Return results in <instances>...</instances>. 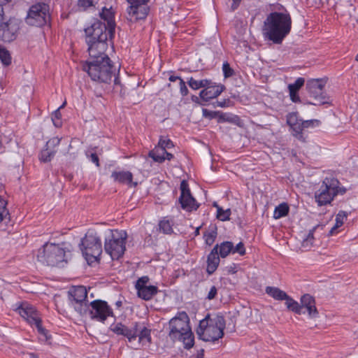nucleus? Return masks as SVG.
Instances as JSON below:
<instances>
[{
	"label": "nucleus",
	"mask_w": 358,
	"mask_h": 358,
	"mask_svg": "<svg viewBox=\"0 0 358 358\" xmlns=\"http://www.w3.org/2000/svg\"><path fill=\"white\" fill-rule=\"evenodd\" d=\"M237 266L235 264H233L232 265L227 266V269L229 273H236L237 272Z\"/></svg>",
	"instance_id": "57"
},
{
	"label": "nucleus",
	"mask_w": 358,
	"mask_h": 358,
	"mask_svg": "<svg viewBox=\"0 0 358 358\" xmlns=\"http://www.w3.org/2000/svg\"><path fill=\"white\" fill-rule=\"evenodd\" d=\"M315 303V298L308 294H306L301 297L302 310L306 308L309 317L311 318H315L319 315Z\"/></svg>",
	"instance_id": "22"
},
{
	"label": "nucleus",
	"mask_w": 358,
	"mask_h": 358,
	"mask_svg": "<svg viewBox=\"0 0 358 358\" xmlns=\"http://www.w3.org/2000/svg\"><path fill=\"white\" fill-rule=\"evenodd\" d=\"M138 322H134L130 327H127L122 323H117L111 326L110 329L117 335L124 336L128 339L129 343L135 341L137 338L138 332Z\"/></svg>",
	"instance_id": "20"
},
{
	"label": "nucleus",
	"mask_w": 358,
	"mask_h": 358,
	"mask_svg": "<svg viewBox=\"0 0 358 358\" xmlns=\"http://www.w3.org/2000/svg\"><path fill=\"white\" fill-rule=\"evenodd\" d=\"M340 182L335 178H325L320 188L315 192V199L319 206H326L338 194H344L347 189L340 187Z\"/></svg>",
	"instance_id": "6"
},
{
	"label": "nucleus",
	"mask_w": 358,
	"mask_h": 358,
	"mask_svg": "<svg viewBox=\"0 0 358 358\" xmlns=\"http://www.w3.org/2000/svg\"><path fill=\"white\" fill-rule=\"evenodd\" d=\"M100 17L103 20L106 26L110 29V32L115 31V22L114 20V13L111 9L103 8L99 13Z\"/></svg>",
	"instance_id": "26"
},
{
	"label": "nucleus",
	"mask_w": 358,
	"mask_h": 358,
	"mask_svg": "<svg viewBox=\"0 0 358 358\" xmlns=\"http://www.w3.org/2000/svg\"><path fill=\"white\" fill-rule=\"evenodd\" d=\"M180 196L178 201L181 208L188 212L196 210L199 207V203L196 201L192 195L189 185L186 180L180 182Z\"/></svg>",
	"instance_id": "17"
},
{
	"label": "nucleus",
	"mask_w": 358,
	"mask_h": 358,
	"mask_svg": "<svg viewBox=\"0 0 358 358\" xmlns=\"http://www.w3.org/2000/svg\"><path fill=\"white\" fill-rule=\"evenodd\" d=\"M266 293L273 297L275 300L282 301L286 297L287 293L278 287H266Z\"/></svg>",
	"instance_id": "29"
},
{
	"label": "nucleus",
	"mask_w": 358,
	"mask_h": 358,
	"mask_svg": "<svg viewBox=\"0 0 358 358\" xmlns=\"http://www.w3.org/2000/svg\"><path fill=\"white\" fill-rule=\"evenodd\" d=\"M217 237V231L216 230H213L211 231L206 232L203 234V238L205 239V243L208 245H211L215 241Z\"/></svg>",
	"instance_id": "40"
},
{
	"label": "nucleus",
	"mask_w": 358,
	"mask_h": 358,
	"mask_svg": "<svg viewBox=\"0 0 358 358\" xmlns=\"http://www.w3.org/2000/svg\"><path fill=\"white\" fill-rule=\"evenodd\" d=\"M169 336L171 340L182 341L186 349L194 345V337L189 327V319L185 312H180L169 321Z\"/></svg>",
	"instance_id": "3"
},
{
	"label": "nucleus",
	"mask_w": 358,
	"mask_h": 358,
	"mask_svg": "<svg viewBox=\"0 0 358 358\" xmlns=\"http://www.w3.org/2000/svg\"><path fill=\"white\" fill-rule=\"evenodd\" d=\"M180 79H182L180 76H171L169 78V80L171 81V82H175L176 80H179V82L180 81Z\"/></svg>",
	"instance_id": "61"
},
{
	"label": "nucleus",
	"mask_w": 358,
	"mask_h": 358,
	"mask_svg": "<svg viewBox=\"0 0 358 358\" xmlns=\"http://www.w3.org/2000/svg\"><path fill=\"white\" fill-rule=\"evenodd\" d=\"M202 113H203V116L206 117V118H208V119H213V118H215V117H217L218 118V116H219V114H220V112L219 111H211V110H208V109L206 108H203L202 109Z\"/></svg>",
	"instance_id": "48"
},
{
	"label": "nucleus",
	"mask_w": 358,
	"mask_h": 358,
	"mask_svg": "<svg viewBox=\"0 0 358 358\" xmlns=\"http://www.w3.org/2000/svg\"><path fill=\"white\" fill-rule=\"evenodd\" d=\"M284 300L285 301V304L287 308L291 306L292 303L294 301V300L287 294H286V297L284 298Z\"/></svg>",
	"instance_id": "56"
},
{
	"label": "nucleus",
	"mask_w": 358,
	"mask_h": 358,
	"mask_svg": "<svg viewBox=\"0 0 358 358\" xmlns=\"http://www.w3.org/2000/svg\"><path fill=\"white\" fill-rule=\"evenodd\" d=\"M319 227H320V225H317L316 227H315L313 229H311V230L309 231V233H308V236H307V237H306V238H308V239H310V241H313V239H314V237H313V232L315 231V230L316 229H317V228H319ZM321 227H322L321 226Z\"/></svg>",
	"instance_id": "58"
},
{
	"label": "nucleus",
	"mask_w": 358,
	"mask_h": 358,
	"mask_svg": "<svg viewBox=\"0 0 358 358\" xmlns=\"http://www.w3.org/2000/svg\"><path fill=\"white\" fill-rule=\"evenodd\" d=\"M203 357H204V350L201 349L198 352L196 357L195 358H203Z\"/></svg>",
	"instance_id": "63"
},
{
	"label": "nucleus",
	"mask_w": 358,
	"mask_h": 358,
	"mask_svg": "<svg viewBox=\"0 0 358 358\" xmlns=\"http://www.w3.org/2000/svg\"><path fill=\"white\" fill-rule=\"evenodd\" d=\"M158 292V288L154 285H148L137 290L138 296L145 301L150 300Z\"/></svg>",
	"instance_id": "27"
},
{
	"label": "nucleus",
	"mask_w": 358,
	"mask_h": 358,
	"mask_svg": "<svg viewBox=\"0 0 358 358\" xmlns=\"http://www.w3.org/2000/svg\"><path fill=\"white\" fill-rule=\"evenodd\" d=\"M71 257V250L66 243H46L38 251L37 259L43 264L50 266L63 267Z\"/></svg>",
	"instance_id": "2"
},
{
	"label": "nucleus",
	"mask_w": 358,
	"mask_h": 358,
	"mask_svg": "<svg viewBox=\"0 0 358 358\" xmlns=\"http://www.w3.org/2000/svg\"><path fill=\"white\" fill-rule=\"evenodd\" d=\"M289 207L287 203H282L275 207L273 212V217L280 219L289 213Z\"/></svg>",
	"instance_id": "32"
},
{
	"label": "nucleus",
	"mask_w": 358,
	"mask_h": 358,
	"mask_svg": "<svg viewBox=\"0 0 358 358\" xmlns=\"http://www.w3.org/2000/svg\"><path fill=\"white\" fill-rule=\"evenodd\" d=\"M85 42H107L108 38L111 39L115 34V31L110 32V29L105 22L96 20L94 22L85 29Z\"/></svg>",
	"instance_id": "11"
},
{
	"label": "nucleus",
	"mask_w": 358,
	"mask_h": 358,
	"mask_svg": "<svg viewBox=\"0 0 358 358\" xmlns=\"http://www.w3.org/2000/svg\"><path fill=\"white\" fill-rule=\"evenodd\" d=\"M80 249L88 264L99 260L102 253V243L101 236L94 229L87 231L81 239Z\"/></svg>",
	"instance_id": "5"
},
{
	"label": "nucleus",
	"mask_w": 358,
	"mask_h": 358,
	"mask_svg": "<svg viewBox=\"0 0 358 358\" xmlns=\"http://www.w3.org/2000/svg\"><path fill=\"white\" fill-rule=\"evenodd\" d=\"M50 5L39 1L29 7L25 17V22L30 26L42 27L50 23Z\"/></svg>",
	"instance_id": "9"
},
{
	"label": "nucleus",
	"mask_w": 358,
	"mask_h": 358,
	"mask_svg": "<svg viewBox=\"0 0 358 358\" xmlns=\"http://www.w3.org/2000/svg\"><path fill=\"white\" fill-rule=\"evenodd\" d=\"M232 1H233V3H232L231 8L232 11H234L236 9H237L238 6L240 5L241 0H232Z\"/></svg>",
	"instance_id": "59"
},
{
	"label": "nucleus",
	"mask_w": 358,
	"mask_h": 358,
	"mask_svg": "<svg viewBox=\"0 0 358 358\" xmlns=\"http://www.w3.org/2000/svg\"><path fill=\"white\" fill-rule=\"evenodd\" d=\"M87 44V52L89 53V59L87 62L102 61L110 59L106 53L108 49L107 42H91Z\"/></svg>",
	"instance_id": "18"
},
{
	"label": "nucleus",
	"mask_w": 358,
	"mask_h": 358,
	"mask_svg": "<svg viewBox=\"0 0 358 358\" xmlns=\"http://www.w3.org/2000/svg\"><path fill=\"white\" fill-rule=\"evenodd\" d=\"M90 304L91 309L87 308V313L92 320L104 322L109 316L113 315V310L104 301L95 300L90 302Z\"/></svg>",
	"instance_id": "16"
},
{
	"label": "nucleus",
	"mask_w": 358,
	"mask_h": 358,
	"mask_svg": "<svg viewBox=\"0 0 358 358\" xmlns=\"http://www.w3.org/2000/svg\"><path fill=\"white\" fill-rule=\"evenodd\" d=\"M232 253H238L241 256L244 255L245 254V248L244 244L242 242H240L235 247L234 246Z\"/></svg>",
	"instance_id": "49"
},
{
	"label": "nucleus",
	"mask_w": 358,
	"mask_h": 358,
	"mask_svg": "<svg viewBox=\"0 0 358 358\" xmlns=\"http://www.w3.org/2000/svg\"><path fill=\"white\" fill-rule=\"evenodd\" d=\"M225 325L224 317L217 315L214 320V323L210 324L203 329H197L196 333L200 339L206 342H215L223 337Z\"/></svg>",
	"instance_id": "12"
},
{
	"label": "nucleus",
	"mask_w": 358,
	"mask_h": 358,
	"mask_svg": "<svg viewBox=\"0 0 358 358\" xmlns=\"http://www.w3.org/2000/svg\"><path fill=\"white\" fill-rule=\"evenodd\" d=\"M292 28L291 16L287 13H271L264 22L263 34L275 44H280L289 34Z\"/></svg>",
	"instance_id": "1"
},
{
	"label": "nucleus",
	"mask_w": 358,
	"mask_h": 358,
	"mask_svg": "<svg viewBox=\"0 0 358 358\" xmlns=\"http://www.w3.org/2000/svg\"><path fill=\"white\" fill-rule=\"evenodd\" d=\"M207 318L208 317H206L204 320L200 321L198 329H203L204 328H206V327L209 326L210 324H208Z\"/></svg>",
	"instance_id": "55"
},
{
	"label": "nucleus",
	"mask_w": 358,
	"mask_h": 358,
	"mask_svg": "<svg viewBox=\"0 0 358 358\" xmlns=\"http://www.w3.org/2000/svg\"><path fill=\"white\" fill-rule=\"evenodd\" d=\"M217 294V289L215 286H212L210 289V291L208 293V295L206 296V299L208 300H212L215 298L216 295Z\"/></svg>",
	"instance_id": "51"
},
{
	"label": "nucleus",
	"mask_w": 358,
	"mask_h": 358,
	"mask_svg": "<svg viewBox=\"0 0 358 358\" xmlns=\"http://www.w3.org/2000/svg\"><path fill=\"white\" fill-rule=\"evenodd\" d=\"M165 152L166 150L158 145L152 150L149 152L148 156L155 162L162 163L165 161Z\"/></svg>",
	"instance_id": "28"
},
{
	"label": "nucleus",
	"mask_w": 358,
	"mask_h": 358,
	"mask_svg": "<svg viewBox=\"0 0 358 358\" xmlns=\"http://www.w3.org/2000/svg\"><path fill=\"white\" fill-rule=\"evenodd\" d=\"M234 249V244L231 241H224L220 245H218V255L224 258L227 257Z\"/></svg>",
	"instance_id": "30"
},
{
	"label": "nucleus",
	"mask_w": 358,
	"mask_h": 358,
	"mask_svg": "<svg viewBox=\"0 0 358 358\" xmlns=\"http://www.w3.org/2000/svg\"><path fill=\"white\" fill-rule=\"evenodd\" d=\"M192 100L195 103H199V99L196 96H192Z\"/></svg>",
	"instance_id": "64"
},
{
	"label": "nucleus",
	"mask_w": 358,
	"mask_h": 358,
	"mask_svg": "<svg viewBox=\"0 0 358 358\" xmlns=\"http://www.w3.org/2000/svg\"><path fill=\"white\" fill-rule=\"evenodd\" d=\"M287 124L290 127L292 136L305 143L308 129L319 126L320 121L318 120H303L298 117L296 113H290L287 115Z\"/></svg>",
	"instance_id": "8"
},
{
	"label": "nucleus",
	"mask_w": 358,
	"mask_h": 358,
	"mask_svg": "<svg viewBox=\"0 0 358 358\" xmlns=\"http://www.w3.org/2000/svg\"><path fill=\"white\" fill-rule=\"evenodd\" d=\"M225 89L223 85H216L211 80V85H208L205 89L202 90L199 96L200 98L204 101H208L209 100L216 98Z\"/></svg>",
	"instance_id": "21"
},
{
	"label": "nucleus",
	"mask_w": 358,
	"mask_h": 358,
	"mask_svg": "<svg viewBox=\"0 0 358 358\" xmlns=\"http://www.w3.org/2000/svg\"><path fill=\"white\" fill-rule=\"evenodd\" d=\"M69 299L76 311L80 315L87 313V292L84 286L72 287L68 292Z\"/></svg>",
	"instance_id": "14"
},
{
	"label": "nucleus",
	"mask_w": 358,
	"mask_h": 358,
	"mask_svg": "<svg viewBox=\"0 0 358 358\" xmlns=\"http://www.w3.org/2000/svg\"><path fill=\"white\" fill-rule=\"evenodd\" d=\"M129 3L127 8V19L131 22L144 20L150 10L148 3L150 0H127Z\"/></svg>",
	"instance_id": "15"
},
{
	"label": "nucleus",
	"mask_w": 358,
	"mask_h": 358,
	"mask_svg": "<svg viewBox=\"0 0 358 358\" xmlns=\"http://www.w3.org/2000/svg\"><path fill=\"white\" fill-rule=\"evenodd\" d=\"M213 206L217 208V218L221 221H227L230 220L231 210H223L216 203Z\"/></svg>",
	"instance_id": "35"
},
{
	"label": "nucleus",
	"mask_w": 358,
	"mask_h": 358,
	"mask_svg": "<svg viewBox=\"0 0 358 358\" xmlns=\"http://www.w3.org/2000/svg\"><path fill=\"white\" fill-rule=\"evenodd\" d=\"M159 230L164 234H171L173 233V228L169 220H162L159 223Z\"/></svg>",
	"instance_id": "38"
},
{
	"label": "nucleus",
	"mask_w": 358,
	"mask_h": 358,
	"mask_svg": "<svg viewBox=\"0 0 358 358\" xmlns=\"http://www.w3.org/2000/svg\"><path fill=\"white\" fill-rule=\"evenodd\" d=\"M111 178L115 182L120 184L133 185L134 187H136L138 185L136 182H133V174L129 171H113Z\"/></svg>",
	"instance_id": "24"
},
{
	"label": "nucleus",
	"mask_w": 358,
	"mask_h": 358,
	"mask_svg": "<svg viewBox=\"0 0 358 358\" xmlns=\"http://www.w3.org/2000/svg\"><path fill=\"white\" fill-rule=\"evenodd\" d=\"M0 60L4 66L11 64V56L8 50L0 45Z\"/></svg>",
	"instance_id": "37"
},
{
	"label": "nucleus",
	"mask_w": 358,
	"mask_h": 358,
	"mask_svg": "<svg viewBox=\"0 0 358 358\" xmlns=\"http://www.w3.org/2000/svg\"><path fill=\"white\" fill-rule=\"evenodd\" d=\"M149 278L148 276H143L138 278L136 282L135 288L136 290L141 289V287H144L145 286H148V283L149 282Z\"/></svg>",
	"instance_id": "43"
},
{
	"label": "nucleus",
	"mask_w": 358,
	"mask_h": 358,
	"mask_svg": "<svg viewBox=\"0 0 358 358\" xmlns=\"http://www.w3.org/2000/svg\"><path fill=\"white\" fill-rule=\"evenodd\" d=\"M20 30V22L15 19L0 24V36L5 42H11L16 39Z\"/></svg>",
	"instance_id": "19"
},
{
	"label": "nucleus",
	"mask_w": 358,
	"mask_h": 358,
	"mask_svg": "<svg viewBox=\"0 0 358 358\" xmlns=\"http://www.w3.org/2000/svg\"><path fill=\"white\" fill-rule=\"evenodd\" d=\"M289 92L290 99L293 102L296 103V102L300 101V98L297 93L298 92H296V91L292 92V90H289Z\"/></svg>",
	"instance_id": "52"
},
{
	"label": "nucleus",
	"mask_w": 358,
	"mask_h": 358,
	"mask_svg": "<svg viewBox=\"0 0 358 358\" xmlns=\"http://www.w3.org/2000/svg\"><path fill=\"white\" fill-rule=\"evenodd\" d=\"M105 237L104 250L112 259H118L126 250L127 232L124 230L108 229Z\"/></svg>",
	"instance_id": "7"
},
{
	"label": "nucleus",
	"mask_w": 358,
	"mask_h": 358,
	"mask_svg": "<svg viewBox=\"0 0 358 358\" xmlns=\"http://www.w3.org/2000/svg\"><path fill=\"white\" fill-rule=\"evenodd\" d=\"M90 160L94 163L97 166H99V160L96 153H92L90 156Z\"/></svg>",
	"instance_id": "54"
},
{
	"label": "nucleus",
	"mask_w": 358,
	"mask_h": 358,
	"mask_svg": "<svg viewBox=\"0 0 358 358\" xmlns=\"http://www.w3.org/2000/svg\"><path fill=\"white\" fill-rule=\"evenodd\" d=\"M83 70L87 73L93 81L99 83H110L115 76L110 59L85 62L83 65Z\"/></svg>",
	"instance_id": "4"
},
{
	"label": "nucleus",
	"mask_w": 358,
	"mask_h": 358,
	"mask_svg": "<svg viewBox=\"0 0 358 358\" xmlns=\"http://www.w3.org/2000/svg\"><path fill=\"white\" fill-rule=\"evenodd\" d=\"M94 0H78V6L83 10H87L89 7L94 6Z\"/></svg>",
	"instance_id": "46"
},
{
	"label": "nucleus",
	"mask_w": 358,
	"mask_h": 358,
	"mask_svg": "<svg viewBox=\"0 0 358 358\" xmlns=\"http://www.w3.org/2000/svg\"><path fill=\"white\" fill-rule=\"evenodd\" d=\"M17 311L29 324L36 327L38 334L43 336L46 339L48 338V332L43 327L39 313L33 306L27 302L22 303L17 308Z\"/></svg>",
	"instance_id": "13"
},
{
	"label": "nucleus",
	"mask_w": 358,
	"mask_h": 358,
	"mask_svg": "<svg viewBox=\"0 0 358 358\" xmlns=\"http://www.w3.org/2000/svg\"><path fill=\"white\" fill-rule=\"evenodd\" d=\"M288 309L299 315L305 313L304 311H302V306H301V304H299L296 301H294L292 303V304L291 305V306L288 308Z\"/></svg>",
	"instance_id": "47"
},
{
	"label": "nucleus",
	"mask_w": 358,
	"mask_h": 358,
	"mask_svg": "<svg viewBox=\"0 0 358 358\" xmlns=\"http://www.w3.org/2000/svg\"><path fill=\"white\" fill-rule=\"evenodd\" d=\"M60 141L61 138L58 137H53L46 143L45 148L50 150L55 149V148L59 145Z\"/></svg>",
	"instance_id": "45"
},
{
	"label": "nucleus",
	"mask_w": 358,
	"mask_h": 358,
	"mask_svg": "<svg viewBox=\"0 0 358 358\" xmlns=\"http://www.w3.org/2000/svg\"><path fill=\"white\" fill-rule=\"evenodd\" d=\"M66 104V102H64L58 109H57L52 115V120L53 122L54 125L56 127H59L62 126V114L59 111L60 108H63L64 105Z\"/></svg>",
	"instance_id": "39"
},
{
	"label": "nucleus",
	"mask_w": 358,
	"mask_h": 358,
	"mask_svg": "<svg viewBox=\"0 0 358 358\" xmlns=\"http://www.w3.org/2000/svg\"><path fill=\"white\" fill-rule=\"evenodd\" d=\"M56 152V149L50 150L45 148L40 152L38 156L39 160L44 163L49 162L52 160Z\"/></svg>",
	"instance_id": "34"
},
{
	"label": "nucleus",
	"mask_w": 358,
	"mask_h": 358,
	"mask_svg": "<svg viewBox=\"0 0 358 358\" xmlns=\"http://www.w3.org/2000/svg\"><path fill=\"white\" fill-rule=\"evenodd\" d=\"M158 145L165 150L174 146L173 142L169 138L164 136H161Z\"/></svg>",
	"instance_id": "42"
},
{
	"label": "nucleus",
	"mask_w": 358,
	"mask_h": 358,
	"mask_svg": "<svg viewBox=\"0 0 358 358\" xmlns=\"http://www.w3.org/2000/svg\"><path fill=\"white\" fill-rule=\"evenodd\" d=\"M218 255V244H216L207 257V268L206 272L211 275L217 268L220 259Z\"/></svg>",
	"instance_id": "23"
},
{
	"label": "nucleus",
	"mask_w": 358,
	"mask_h": 358,
	"mask_svg": "<svg viewBox=\"0 0 358 358\" xmlns=\"http://www.w3.org/2000/svg\"><path fill=\"white\" fill-rule=\"evenodd\" d=\"M313 246V241H310V239L306 238L302 242V247L306 250H309Z\"/></svg>",
	"instance_id": "53"
},
{
	"label": "nucleus",
	"mask_w": 358,
	"mask_h": 358,
	"mask_svg": "<svg viewBox=\"0 0 358 358\" xmlns=\"http://www.w3.org/2000/svg\"><path fill=\"white\" fill-rule=\"evenodd\" d=\"M222 71L224 73V78H229L234 76V71L232 68H231L229 64L226 62L222 65Z\"/></svg>",
	"instance_id": "44"
},
{
	"label": "nucleus",
	"mask_w": 358,
	"mask_h": 358,
	"mask_svg": "<svg viewBox=\"0 0 358 358\" xmlns=\"http://www.w3.org/2000/svg\"><path fill=\"white\" fill-rule=\"evenodd\" d=\"M326 83L324 79H310L307 81L306 88L310 99L308 103L315 106L329 103V97L324 90Z\"/></svg>",
	"instance_id": "10"
},
{
	"label": "nucleus",
	"mask_w": 358,
	"mask_h": 358,
	"mask_svg": "<svg viewBox=\"0 0 358 358\" xmlns=\"http://www.w3.org/2000/svg\"><path fill=\"white\" fill-rule=\"evenodd\" d=\"M180 85V92L182 96H187L188 94V89L186 86L185 82L180 79V81L179 82Z\"/></svg>",
	"instance_id": "50"
},
{
	"label": "nucleus",
	"mask_w": 358,
	"mask_h": 358,
	"mask_svg": "<svg viewBox=\"0 0 358 358\" xmlns=\"http://www.w3.org/2000/svg\"><path fill=\"white\" fill-rule=\"evenodd\" d=\"M164 157H165V159H168V160H171L173 158V155L171 153L168 152L166 150Z\"/></svg>",
	"instance_id": "62"
},
{
	"label": "nucleus",
	"mask_w": 358,
	"mask_h": 358,
	"mask_svg": "<svg viewBox=\"0 0 358 358\" xmlns=\"http://www.w3.org/2000/svg\"><path fill=\"white\" fill-rule=\"evenodd\" d=\"M305 80L303 78H298L295 82L288 85L289 90L298 92L299 89L304 85Z\"/></svg>",
	"instance_id": "41"
},
{
	"label": "nucleus",
	"mask_w": 358,
	"mask_h": 358,
	"mask_svg": "<svg viewBox=\"0 0 358 358\" xmlns=\"http://www.w3.org/2000/svg\"><path fill=\"white\" fill-rule=\"evenodd\" d=\"M187 84L192 90H194L202 87L205 89L208 85H211V80L203 79L201 80H196L192 77L189 79Z\"/></svg>",
	"instance_id": "31"
},
{
	"label": "nucleus",
	"mask_w": 358,
	"mask_h": 358,
	"mask_svg": "<svg viewBox=\"0 0 358 358\" xmlns=\"http://www.w3.org/2000/svg\"><path fill=\"white\" fill-rule=\"evenodd\" d=\"M348 213L345 211L340 210L336 216V224L334 227H332L329 232V235L331 236L334 234L335 230H336L338 227L343 225L344 221L347 219Z\"/></svg>",
	"instance_id": "33"
},
{
	"label": "nucleus",
	"mask_w": 358,
	"mask_h": 358,
	"mask_svg": "<svg viewBox=\"0 0 358 358\" xmlns=\"http://www.w3.org/2000/svg\"><path fill=\"white\" fill-rule=\"evenodd\" d=\"M239 120V117L237 115H231L227 113H220L218 116L217 122H230L234 124H237V122Z\"/></svg>",
	"instance_id": "36"
},
{
	"label": "nucleus",
	"mask_w": 358,
	"mask_h": 358,
	"mask_svg": "<svg viewBox=\"0 0 358 358\" xmlns=\"http://www.w3.org/2000/svg\"><path fill=\"white\" fill-rule=\"evenodd\" d=\"M138 332L137 333L138 343L143 345L151 343V329L143 324L138 323Z\"/></svg>",
	"instance_id": "25"
},
{
	"label": "nucleus",
	"mask_w": 358,
	"mask_h": 358,
	"mask_svg": "<svg viewBox=\"0 0 358 358\" xmlns=\"http://www.w3.org/2000/svg\"><path fill=\"white\" fill-rule=\"evenodd\" d=\"M229 99H227V100L225 99L223 101H217L216 106H219V107H222V108L226 107V106H227V102H229Z\"/></svg>",
	"instance_id": "60"
}]
</instances>
